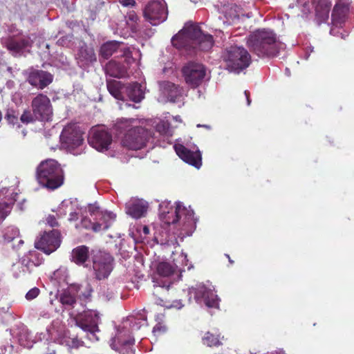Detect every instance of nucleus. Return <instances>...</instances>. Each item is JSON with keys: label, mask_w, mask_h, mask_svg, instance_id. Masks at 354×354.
<instances>
[{"label": "nucleus", "mask_w": 354, "mask_h": 354, "mask_svg": "<svg viewBox=\"0 0 354 354\" xmlns=\"http://www.w3.org/2000/svg\"><path fill=\"white\" fill-rule=\"evenodd\" d=\"M171 43L177 49L192 54L197 50H209L214 40L211 35L203 33L198 26L192 24L174 35Z\"/></svg>", "instance_id": "1"}, {"label": "nucleus", "mask_w": 354, "mask_h": 354, "mask_svg": "<svg viewBox=\"0 0 354 354\" xmlns=\"http://www.w3.org/2000/svg\"><path fill=\"white\" fill-rule=\"evenodd\" d=\"M246 45L250 52L259 58H273L279 55L282 43L277 34L269 29H257L246 38Z\"/></svg>", "instance_id": "2"}, {"label": "nucleus", "mask_w": 354, "mask_h": 354, "mask_svg": "<svg viewBox=\"0 0 354 354\" xmlns=\"http://www.w3.org/2000/svg\"><path fill=\"white\" fill-rule=\"evenodd\" d=\"M138 124V121L133 118H120L114 125L117 132L124 134L122 145L129 149L144 148L151 137L150 132Z\"/></svg>", "instance_id": "3"}, {"label": "nucleus", "mask_w": 354, "mask_h": 354, "mask_svg": "<svg viewBox=\"0 0 354 354\" xmlns=\"http://www.w3.org/2000/svg\"><path fill=\"white\" fill-rule=\"evenodd\" d=\"M36 178L40 185L50 190L59 188L64 181V171L53 159L42 161L38 165Z\"/></svg>", "instance_id": "4"}, {"label": "nucleus", "mask_w": 354, "mask_h": 354, "mask_svg": "<svg viewBox=\"0 0 354 354\" xmlns=\"http://www.w3.org/2000/svg\"><path fill=\"white\" fill-rule=\"evenodd\" d=\"M170 212H167V215L162 217V221L167 224L178 223L180 230L183 234L186 235H192L196 227L198 219L194 217V212L192 209H187L180 203L176 204V207L174 213H171L170 218Z\"/></svg>", "instance_id": "5"}, {"label": "nucleus", "mask_w": 354, "mask_h": 354, "mask_svg": "<svg viewBox=\"0 0 354 354\" xmlns=\"http://www.w3.org/2000/svg\"><path fill=\"white\" fill-rule=\"evenodd\" d=\"M224 60L226 69L230 72L239 73L250 66L252 57L245 48L234 46L226 49Z\"/></svg>", "instance_id": "6"}, {"label": "nucleus", "mask_w": 354, "mask_h": 354, "mask_svg": "<svg viewBox=\"0 0 354 354\" xmlns=\"http://www.w3.org/2000/svg\"><path fill=\"white\" fill-rule=\"evenodd\" d=\"M76 325L88 333V338L92 341L98 340L96 333L100 331V317L99 313L93 310H87L79 313L75 317Z\"/></svg>", "instance_id": "7"}, {"label": "nucleus", "mask_w": 354, "mask_h": 354, "mask_svg": "<svg viewBox=\"0 0 354 354\" xmlns=\"http://www.w3.org/2000/svg\"><path fill=\"white\" fill-rule=\"evenodd\" d=\"M134 343L131 332L123 326L118 328L116 335L111 339L110 346L121 354H133Z\"/></svg>", "instance_id": "8"}, {"label": "nucleus", "mask_w": 354, "mask_h": 354, "mask_svg": "<svg viewBox=\"0 0 354 354\" xmlns=\"http://www.w3.org/2000/svg\"><path fill=\"white\" fill-rule=\"evenodd\" d=\"M190 295H193L199 304H204L208 308H219V299L216 292L203 284H197L189 289Z\"/></svg>", "instance_id": "9"}, {"label": "nucleus", "mask_w": 354, "mask_h": 354, "mask_svg": "<svg viewBox=\"0 0 354 354\" xmlns=\"http://www.w3.org/2000/svg\"><path fill=\"white\" fill-rule=\"evenodd\" d=\"M93 268L97 280L105 279L113 270V258L110 254L100 251L93 258Z\"/></svg>", "instance_id": "10"}, {"label": "nucleus", "mask_w": 354, "mask_h": 354, "mask_svg": "<svg viewBox=\"0 0 354 354\" xmlns=\"http://www.w3.org/2000/svg\"><path fill=\"white\" fill-rule=\"evenodd\" d=\"M167 5L164 0L151 1L145 8L144 16L153 26H156L167 18Z\"/></svg>", "instance_id": "11"}, {"label": "nucleus", "mask_w": 354, "mask_h": 354, "mask_svg": "<svg viewBox=\"0 0 354 354\" xmlns=\"http://www.w3.org/2000/svg\"><path fill=\"white\" fill-rule=\"evenodd\" d=\"M32 111L35 113L37 121L48 122L53 116V106L49 97L43 93H38L31 101Z\"/></svg>", "instance_id": "12"}, {"label": "nucleus", "mask_w": 354, "mask_h": 354, "mask_svg": "<svg viewBox=\"0 0 354 354\" xmlns=\"http://www.w3.org/2000/svg\"><path fill=\"white\" fill-rule=\"evenodd\" d=\"M182 73L186 83L195 88L203 82L206 75V69L203 64L191 62L183 66Z\"/></svg>", "instance_id": "13"}, {"label": "nucleus", "mask_w": 354, "mask_h": 354, "mask_svg": "<svg viewBox=\"0 0 354 354\" xmlns=\"http://www.w3.org/2000/svg\"><path fill=\"white\" fill-rule=\"evenodd\" d=\"M43 262L41 254L37 251H30L20 259L18 265L14 266L13 272L16 277H19L26 273H30L33 269L40 266Z\"/></svg>", "instance_id": "14"}, {"label": "nucleus", "mask_w": 354, "mask_h": 354, "mask_svg": "<svg viewBox=\"0 0 354 354\" xmlns=\"http://www.w3.org/2000/svg\"><path fill=\"white\" fill-rule=\"evenodd\" d=\"M88 142L97 151L107 150L112 142V136L104 128H92L88 134Z\"/></svg>", "instance_id": "15"}, {"label": "nucleus", "mask_w": 354, "mask_h": 354, "mask_svg": "<svg viewBox=\"0 0 354 354\" xmlns=\"http://www.w3.org/2000/svg\"><path fill=\"white\" fill-rule=\"evenodd\" d=\"M60 232L57 230H53L48 232H45L41 236L35 241V248L50 254L55 251L60 245Z\"/></svg>", "instance_id": "16"}, {"label": "nucleus", "mask_w": 354, "mask_h": 354, "mask_svg": "<svg viewBox=\"0 0 354 354\" xmlns=\"http://www.w3.org/2000/svg\"><path fill=\"white\" fill-rule=\"evenodd\" d=\"M53 80V76L50 73L37 69H30L28 73L26 81L33 87L43 90Z\"/></svg>", "instance_id": "17"}, {"label": "nucleus", "mask_w": 354, "mask_h": 354, "mask_svg": "<svg viewBox=\"0 0 354 354\" xmlns=\"http://www.w3.org/2000/svg\"><path fill=\"white\" fill-rule=\"evenodd\" d=\"M4 46L12 55L20 56L32 42L29 37L12 36L5 39Z\"/></svg>", "instance_id": "18"}, {"label": "nucleus", "mask_w": 354, "mask_h": 354, "mask_svg": "<svg viewBox=\"0 0 354 354\" xmlns=\"http://www.w3.org/2000/svg\"><path fill=\"white\" fill-rule=\"evenodd\" d=\"M174 149L177 155L185 162L199 169L202 165V156L200 151H191L181 144H176Z\"/></svg>", "instance_id": "19"}, {"label": "nucleus", "mask_w": 354, "mask_h": 354, "mask_svg": "<svg viewBox=\"0 0 354 354\" xmlns=\"http://www.w3.org/2000/svg\"><path fill=\"white\" fill-rule=\"evenodd\" d=\"M349 10V3L346 0H339L335 3L332 14L333 25L341 26L346 21Z\"/></svg>", "instance_id": "20"}, {"label": "nucleus", "mask_w": 354, "mask_h": 354, "mask_svg": "<svg viewBox=\"0 0 354 354\" xmlns=\"http://www.w3.org/2000/svg\"><path fill=\"white\" fill-rule=\"evenodd\" d=\"M76 60L80 68L89 67L97 60L94 49L86 45L81 46L76 54Z\"/></svg>", "instance_id": "21"}, {"label": "nucleus", "mask_w": 354, "mask_h": 354, "mask_svg": "<svg viewBox=\"0 0 354 354\" xmlns=\"http://www.w3.org/2000/svg\"><path fill=\"white\" fill-rule=\"evenodd\" d=\"M61 139L63 142L71 147H79L83 142L81 131L72 126L66 127L63 129Z\"/></svg>", "instance_id": "22"}, {"label": "nucleus", "mask_w": 354, "mask_h": 354, "mask_svg": "<svg viewBox=\"0 0 354 354\" xmlns=\"http://www.w3.org/2000/svg\"><path fill=\"white\" fill-rule=\"evenodd\" d=\"M87 209L93 220H103L102 223L107 221L108 227L112 225L116 218V215L113 212L102 211L97 203L89 204L87 207Z\"/></svg>", "instance_id": "23"}, {"label": "nucleus", "mask_w": 354, "mask_h": 354, "mask_svg": "<svg viewBox=\"0 0 354 354\" xmlns=\"http://www.w3.org/2000/svg\"><path fill=\"white\" fill-rule=\"evenodd\" d=\"M312 3L315 7V16L318 23L326 21L328 19L332 6L330 0H313Z\"/></svg>", "instance_id": "24"}, {"label": "nucleus", "mask_w": 354, "mask_h": 354, "mask_svg": "<svg viewBox=\"0 0 354 354\" xmlns=\"http://www.w3.org/2000/svg\"><path fill=\"white\" fill-rule=\"evenodd\" d=\"M122 43L117 41H109L102 44L99 50L100 61L109 59L120 48Z\"/></svg>", "instance_id": "25"}, {"label": "nucleus", "mask_w": 354, "mask_h": 354, "mask_svg": "<svg viewBox=\"0 0 354 354\" xmlns=\"http://www.w3.org/2000/svg\"><path fill=\"white\" fill-rule=\"evenodd\" d=\"M125 91L129 100L133 102H140L145 98L142 85L138 82L129 84L127 86Z\"/></svg>", "instance_id": "26"}, {"label": "nucleus", "mask_w": 354, "mask_h": 354, "mask_svg": "<svg viewBox=\"0 0 354 354\" xmlns=\"http://www.w3.org/2000/svg\"><path fill=\"white\" fill-rule=\"evenodd\" d=\"M147 206L144 202L135 201L130 203L127 207V213L133 218H139L147 212Z\"/></svg>", "instance_id": "27"}, {"label": "nucleus", "mask_w": 354, "mask_h": 354, "mask_svg": "<svg viewBox=\"0 0 354 354\" xmlns=\"http://www.w3.org/2000/svg\"><path fill=\"white\" fill-rule=\"evenodd\" d=\"M89 257V249L86 245H80L72 250L71 260L77 265H83Z\"/></svg>", "instance_id": "28"}, {"label": "nucleus", "mask_w": 354, "mask_h": 354, "mask_svg": "<svg viewBox=\"0 0 354 354\" xmlns=\"http://www.w3.org/2000/svg\"><path fill=\"white\" fill-rule=\"evenodd\" d=\"M80 225L86 230H91L94 232L106 230L109 228L107 221L105 223H100L96 220L92 221L91 218L86 217L82 219Z\"/></svg>", "instance_id": "29"}, {"label": "nucleus", "mask_w": 354, "mask_h": 354, "mask_svg": "<svg viewBox=\"0 0 354 354\" xmlns=\"http://www.w3.org/2000/svg\"><path fill=\"white\" fill-rule=\"evenodd\" d=\"M105 72L111 77L120 78L124 75V71L120 64L114 60H111L105 65Z\"/></svg>", "instance_id": "30"}, {"label": "nucleus", "mask_w": 354, "mask_h": 354, "mask_svg": "<svg viewBox=\"0 0 354 354\" xmlns=\"http://www.w3.org/2000/svg\"><path fill=\"white\" fill-rule=\"evenodd\" d=\"M223 13L226 20H223V24L230 25L235 19L239 18L236 10V6L232 4L224 5L223 6Z\"/></svg>", "instance_id": "31"}, {"label": "nucleus", "mask_w": 354, "mask_h": 354, "mask_svg": "<svg viewBox=\"0 0 354 354\" xmlns=\"http://www.w3.org/2000/svg\"><path fill=\"white\" fill-rule=\"evenodd\" d=\"M176 271L175 267L167 262H160L156 266V273L160 277L168 278Z\"/></svg>", "instance_id": "32"}, {"label": "nucleus", "mask_w": 354, "mask_h": 354, "mask_svg": "<svg viewBox=\"0 0 354 354\" xmlns=\"http://www.w3.org/2000/svg\"><path fill=\"white\" fill-rule=\"evenodd\" d=\"M220 333L218 329L207 331L202 338L203 344L212 347L218 346L220 344Z\"/></svg>", "instance_id": "33"}, {"label": "nucleus", "mask_w": 354, "mask_h": 354, "mask_svg": "<svg viewBox=\"0 0 354 354\" xmlns=\"http://www.w3.org/2000/svg\"><path fill=\"white\" fill-rule=\"evenodd\" d=\"M3 239L5 241L8 243L13 241L15 239H19V245L17 247L24 243V241L20 238L19 229L13 226H10L5 229ZM14 247L15 248L16 246L14 245Z\"/></svg>", "instance_id": "34"}, {"label": "nucleus", "mask_w": 354, "mask_h": 354, "mask_svg": "<svg viewBox=\"0 0 354 354\" xmlns=\"http://www.w3.org/2000/svg\"><path fill=\"white\" fill-rule=\"evenodd\" d=\"M107 89L113 97L117 99L120 98L122 95V84L120 82L114 80L107 81Z\"/></svg>", "instance_id": "35"}, {"label": "nucleus", "mask_w": 354, "mask_h": 354, "mask_svg": "<svg viewBox=\"0 0 354 354\" xmlns=\"http://www.w3.org/2000/svg\"><path fill=\"white\" fill-rule=\"evenodd\" d=\"M130 320V325L132 330H138L147 322V316L145 314L140 313L136 317H131Z\"/></svg>", "instance_id": "36"}, {"label": "nucleus", "mask_w": 354, "mask_h": 354, "mask_svg": "<svg viewBox=\"0 0 354 354\" xmlns=\"http://www.w3.org/2000/svg\"><path fill=\"white\" fill-rule=\"evenodd\" d=\"M60 302L66 306H73L76 303V299L73 294L69 291H64L59 297Z\"/></svg>", "instance_id": "37"}, {"label": "nucleus", "mask_w": 354, "mask_h": 354, "mask_svg": "<svg viewBox=\"0 0 354 354\" xmlns=\"http://www.w3.org/2000/svg\"><path fill=\"white\" fill-rule=\"evenodd\" d=\"M156 131L163 136H171L170 123L168 121L161 120L156 126Z\"/></svg>", "instance_id": "38"}, {"label": "nucleus", "mask_w": 354, "mask_h": 354, "mask_svg": "<svg viewBox=\"0 0 354 354\" xmlns=\"http://www.w3.org/2000/svg\"><path fill=\"white\" fill-rule=\"evenodd\" d=\"M12 208V204L6 201L0 202V225L9 215Z\"/></svg>", "instance_id": "39"}, {"label": "nucleus", "mask_w": 354, "mask_h": 354, "mask_svg": "<svg viewBox=\"0 0 354 354\" xmlns=\"http://www.w3.org/2000/svg\"><path fill=\"white\" fill-rule=\"evenodd\" d=\"M20 120L23 124H28L30 123H33L37 120V116L34 112L26 109L24 111L23 113L20 117Z\"/></svg>", "instance_id": "40"}, {"label": "nucleus", "mask_w": 354, "mask_h": 354, "mask_svg": "<svg viewBox=\"0 0 354 354\" xmlns=\"http://www.w3.org/2000/svg\"><path fill=\"white\" fill-rule=\"evenodd\" d=\"M5 119L8 124L12 126L17 125L18 127H20V124L18 122V115L14 110L8 109L6 113Z\"/></svg>", "instance_id": "41"}, {"label": "nucleus", "mask_w": 354, "mask_h": 354, "mask_svg": "<svg viewBox=\"0 0 354 354\" xmlns=\"http://www.w3.org/2000/svg\"><path fill=\"white\" fill-rule=\"evenodd\" d=\"M69 207H71V203H62V204L58 207V212L56 213L57 216L59 218L66 216L68 212Z\"/></svg>", "instance_id": "42"}, {"label": "nucleus", "mask_w": 354, "mask_h": 354, "mask_svg": "<svg viewBox=\"0 0 354 354\" xmlns=\"http://www.w3.org/2000/svg\"><path fill=\"white\" fill-rule=\"evenodd\" d=\"M40 290L39 288L35 287L30 289L26 295V298L27 300H32L35 299L39 294Z\"/></svg>", "instance_id": "43"}, {"label": "nucleus", "mask_w": 354, "mask_h": 354, "mask_svg": "<svg viewBox=\"0 0 354 354\" xmlns=\"http://www.w3.org/2000/svg\"><path fill=\"white\" fill-rule=\"evenodd\" d=\"M59 218L57 215L49 214L46 218V222L50 227H57L59 223L57 219Z\"/></svg>", "instance_id": "44"}, {"label": "nucleus", "mask_w": 354, "mask_h": 354, "mask_svg": "<svg viewBox=\"0 0 354 354\" xmlns=\"http://www.w3.org/2000/svg\"><path fill=\"white\" fill-rule=\"evenodd\" d=\"M68 213H69V218L68 220L70 221H77L78 218V214L74 211L73 209V205L71 203V207H69L68 209Z\"/></svg>", "instance_id": "45"}, {"label": "nucleus", "mask_w": 354, "mask_h": 354, "mask_svg": "<svg viewBox=\"0 0 354 354\" xmlns=\"http://www.w3.org/2000/svg\"><path fill=\"white\" fill-rule=\"evenodd\" d=\"M119 2L124 7L133 8L136 5L135 0H119Z\"/></svg>", "instance_id": "46"}, {"label": "nucleus", "mask_w": 354, "mask_h": 354, "mask_svg": "<svg viewBox=\"0 0 354 354\" xmlns=\"http://www.w3.org/2000/svg\"><path fill=\"white\" fill-rule=\"evenodd\" d=\"M129 20L136 22L138 19V17L135 12H130L129 14Z\"/></svg>", "instance_id": "47"}, {"label": "nucleus", "mask_w": 354, "mask_h": 354, "mask_svg": "<svg viewBox=\"0 0 354 354\" xmlns=\"http://www.w3.org/2000/svg\"><path fill=\"white\" fill-rule=\"evenodd\" d=\"M86 290H88V293L86 295H84V297L85 298H88V297H90L91 293L92 292V290L88 284L87 285Z\"/></svg>", "instance_id": "48"}, {"label": "nucleus", "mask_w": 354, "mask_h": 354, "mask_svg": "<svg viewBox=\"0 0 354 354\" xmlns=\"http://www.w3.org/2000/svg\"><path fill=\"white\" fill-rule=\"evenodd\" d=\"M244 93H245V95L246 99H247L248 104L250 105V103H251V100H250V93L248 91H245Z\"/></svg>", "instance_id": "49"}, {"label": "nucleus", "mask_w": 354, "mask_h": 354, "mask_svg": "<svg viewBox=\"0 0 354 354\" xmlns=\"http://www.w3.org/2000/svg\"><path fill=\"white\" fill-rule=\"evenodd\" d=\"M55 345V344H53L51 345V347L53 348ZM46 354H55V350L54 348H52L51 351L46 353Z\"/></svg>", "instance_id": "50"}, {"label": "nucleus", "mask_w": 354, "mask_h": 354, "mask_svg": "<svg viewBox=\"0 0 354 354\" xmlns=\"http://www.w3.org/2000/svg\"><path fill=\"white\" fill-rule=\"evenodd\" d=\"M196 127H205V128H206L207 129H211V127L209 126V125H207V124L202 125V124H197Z\"/></svg>", "instance_id": "51"}, {"label": "nucleus", "mask_w": 354, "mask_h": 354, "mask_svg": "<svg viewBox=\"0 0 354 354\" xmlns=\"http://www.w3.org/2000/svg\"><path fill=\"white\" fill-rule=\"evenodd\" d=\"M143 232L145 234H148L149 233V228L147 227V226H145L143 227Z\"/></svg>", "instance_id": "52"}, {"label": "nucleus", "mask_w": 354, "mask_h": 354, "mask_svg": "<svg viewBox=\"0 0 354 354\" xmlns=\"http://www.w3.org/2000/svg\"><path fill=\"white\" fill-rule=\"evenodd\" d=\"M157 331H160V327L158 325H156L153 329V333H156Z\"/></svg>", "instance_id": "53"}, {"label": "nucleus", "mask_w": 354, "mask_h": 354, "mask_svg": "<svg viewBox=\"0 0 354 354\" xmlns=\"http://www.w3.org/2000/svg\"><path fill=\"white\" fill-rule=\"evenodd\" d=\"M183 306V305L180 301H178V304L174 305V307H176L178 308H181Z\"/></svg>", "instance_id": "54"}, {"label": "nucleus", "mask_w": 354, "mask_h": 354, "mask_svg": "<svg viewBox=\"0 0 354 354\" xmlns=\"http://www.w3.org/2000/svg\"><path fill=\"white\" fill-rule=\"evenodd\" d=\"M167 85H168L169 87L176 88V85L174 84H171V83L168 82Z\"/></svg>", "instance_id": "55"}, {"label": "nucleus", "mask_w": 354, "mask_h": 354, "mask_svg": "<svg viewBox=\"0 0 354 354\" xmlns=\"http://www.w3.org/2000/svg\"><path fill=\"white\" fill-rule=\"evenodd\" d=\"M304 7H308V12H309V3L308 2H304Z\"/></svg>", "instance_id": "56"}, {"label": "nucleus", "mask_w": 354, "mask_h": 354, "mask_svg": "<svg viewBox=\"0 0 354 354\" xmlns=\"http://www.w3.org/2000/svg\"><path fill=\"white\" fill-rule=\"evenodd\" d=\"M225 257H226L227 258H228L230 263L231 264H232V263H234V261L230 259V257L229 254H225Z\"/></svg>", "instance_id": "57"}, {"label": "nucleus", "mask_w": 354, "mask_h": 354, "mask_svg": "<svg viewBox=\"0 0 354 354\" xmlns=\"http://www.w3.org/2000/svg\"><path fill=\"white\" fill-rule=\"evenodd\" d=\"M7 71H8V72H10V73H12V68L10 66H9V67H8V68H7Z\"/></svg>", "instance_id": "58"}, {"label": "nucleus", "mask_w": 354, "mask_h": 354, "mask_svg": "<svg viewBox=\"0 0 354 354\" xmlns=\"http://www.w3.org/2000/svg\"><path fill=\"white\" fill-rule=\"evenodd\" d=\"M334 31H335V29H334V28H332V29L330 30V34H332V35H333Z\"/></svg>", "instance_id": "59"}, {"label": "nucleus", "mask_w": 354, "mask_h": 354, "mask_svg": "<svg viewBox=\"0 0 354 354\" xmlns=\"http://www.w3.org/2000/svg\"><path fill=\"white\" fill-rule=\"evenodd\" d=\"M156 280H158V279L156 278V276H154L153 277V281L155 282Z\"/></svg>", "instance_id": "60"}, {"label": "nucleus", "mask_w": 354, "mask_h": 354, "mask_svg": "<svg viewBox=\"0 0 354 354\" xmlns=\"http://www.w3.org/2000/svg\"><path fill=\"white\" fill-rule=\"evenodd\" d=\"M98 221H100V223L103 222V220H100L98 219Z\"/></svg>", "instance_id": "61"}]
</instances>
